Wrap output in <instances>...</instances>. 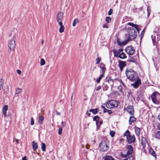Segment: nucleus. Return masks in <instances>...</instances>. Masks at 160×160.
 I'll use <instances>...</instances> for the list:
<instances>
[{"label":"nucleus","mask_w":160,"mask_h":160,"mask_svg":"<svg viewBox=\"0 0 160 160\" xmlns=\"http://www.w3.org/2000/svg\"><path fill=\"white\" fill-rule=\"evenodd\" d=\"M16 35V32L15 31H13L9 35V39L8 41V47L10 52H13L14 51L15 47V38Z\"/></svg>","instance_id":"obj_1"},{"label":"nucleus","mask_w":160,"mask_h":160,"mask_svg":"<svg viewBox=\"0 0 160 160\" xmlns=\"http://www.w3.org/2000/svg\"><path fill=\"white\" fill-rule=\"evenodd\" d=\"M125 73L127 78L131 81H135L138 78L137 72L131 68H127Z\"/></svg>","instance_id":"obj_2"},{"label":"nucleus","mask_w":160,"mask_h":160,"mask_svg":"<svg viewBox=\"0 0 160 160\" xmlns=\"http://www.w3.org/2000/svg\"><path fill=\"white\" fill-rule=\"evenodd\" d=\"M127 32L129 37L127 40H128V41L134 39L137 36V33L136 30L133 27L128 28Z\"/></svg>","instance_id":"obj_3"},{"label":"nucleus","mask_w":160,"mask_h":160,"mask_svg":"<svg viewBox=\"0 0 160 160\" xmlns=\"http://www.w3.org/2000/svg\"><path fill=\"white\" fill-rule=\"evenodd\" d=\"M108 143V142L106 139L103 140L99 145L100 150L102 152L107 151L109 148Z\"/></svg>","instance_id":"obj_4"},{"label":"nucleus","mask_w":160,"mask_h":160,"mask_svg":"<svg viewBox=\"0 0 160 160\" xmlns=\"http://www.w3.org/2000/svg\"><path fill=\"white\" fill-rule=\"evenodd\" d=\"M124 135L126 137L128 143H131L135 141V138L134 136H131L130 134V132L128 130H127L125 132Z\"/></svg>","instance_id":"obj_5"},{"label":"nucleus","mask_w":160,"mask_h":160,"mask_svg":"<svg viewBox=\"0 0 160 160\" xmlns=\"http://www.w3.org/2000/svg\"><path fill=\"white\" fill-rule=\"evenodd\" d=\"M133 151L132 147L131 145H128L127 147V149L121 153L122 157H126L127 155L132 154Z\"/></svg>","instance_id":"obj_6"},{"label":"nucleus","mask_w":160,"mask_h":160,"mask_svg":"<svg viewBox=\"0 0 160 160\" xmlns=\"http://www.w3.org/2000/svg\"><path fill=\"white\" fill-rule=\"evenodd\" d=\"M118 104L117 101L110 100L106 103V106L108 108H113L117 107L118 106Z\"/></svg>","instance_id":"obj_7"},{"label":"nucleus","mask_w":160,"mask_h":160,"mask_svg":"<svg viewBox=\"0 0 160 160\" xmlns=\"http://www.w3.org/2000/svg\"><path fill=\"white\" fill-rule=\"evenodd\" d=\"M125 50L127 53L129 55H133L134 52L133 48L131 46L127 47Z\"/></svg>","instance_id":"obj_8"},{"label":"nucleus","mask_w":160,"mask_h":160,"mask_svg":"<svg viewBox=\"0 0 160 160\" xmlns=\"http://www.w3.org/2000/svg\"><path fill=\"white\" fill-rule=\"evenodd\" d=\"M63 13L61 12H58L56 17L57 21L58 22V23L60 22H62V20L63 17Z\"/></svg>","instance_id":"obj_9"},{"label":"nucleus","mask_w":160,"mask_h":160,"mask_svg":"<svg viewBox=\"0 0 160 160\" xmlns=\"http://www.w3.org/2000/svg\"><path fill=\"white\" fill-rule=\"evenodd\" d=\"M135 81L134 82L131 84V85L133 86L134 88H137L141 84V80L138 77Z\"/></svg>","instance_id":"obj_10"},{"label":"nucleus","mask_w":160,"mask_h":160,"mask_svg":"<svg viewBox=\"0 0 160 160\" xmlns=\"http://www.w3.org/2000/svg\"><path fill=\"white\" fill-rule=\"evenodd\" d=\"M113 50L114 57H118L119 56V55L120 54V53H121V52H122L123 51V49L121 48L118 49L117 50Z\"/></svg>","instance_id":"obj_11"},{"label":"nucleus","mask_w":160,"mask_h":160,"mask_svg":"<svg viewBox=\"0 0 160 160\" xmlns=\"http://www.w3.org/2000/svg\"><path fill=\"white\" fill-rule=\"evenodd\" d=\"M127 111L130 115H133L134 111L133 106H128L127 108Z\"/></svg>","instance_id":"obj_12"},{"label":"nucleus","mask_w":160,"mask_h":160,"mask_svg":"<svg viewBox=\"0 0 160 160\" xmlns=\"http://www.w3.org/2000/svg\"><path fill=\"white\" fill-rule=\"evenodd\" d=\"M126 65V62L124 61H119L118 66L120 68L121 71H122L123 68Z\"/></svg>","instance_id":"obj_13"},{"label":"nucleus","mask_w":160,"mask_h":160,"mask_svg":"<svg viewBox=\"0 0 160 160\" xmlns=\"http://www.w3.org/2000/svg\"><path fill=\"white\" fill-rule=\"evenodd\" d=\"M114 80L112 79L111 77L109 76H107L105 79V82H108L111 84V85H113Z\"/></svg>","instance_id":"obj_14"},{"label":"nucleus","mask_w":160,"mask_h":160,"mask_svg":"<svg viewBox=\"0 0 160 160\" xmlns=\"http://www.w3.org/2000/svg\"><path fill=\"white\" fill-rule=\"evenodd\" d=\"M8 105H4L2 108V112L3 115L5 117L7 116V111L8 110Z\"/></svg>","instance_id":"obj_15"},{"label":"nucleus","mask_w":160,"mask_h":160,"mask_svg":"<svg viewBox=\"0 0 160 160\" xmlns=\"http://www.w3.org/2000/svg\"><path fill=\"white\" fill-rule=\"evenodd\" d=\"M128 42V40H127L126 41L121 42H120L119 41V39H118L117 40V42L118 43L120 46H122L123 45H126Z\"/></svg>","instance_id":"obj_16"},{"label":"nucleus","mask_w":160,"mask_h":160,"mask_svg":"<svg viewBox=\"0 0 160 160\" xmlns=\"http://www.w3.org/2000/svg\"><path fill=\"white\" fill-rule=\"evenodd\" d=\"M59 25L60 26V27L59 29V32L60 33L63 32L64 30V28L62 22H60L59 23Z\"/></svg>","instance_id":"obj_17"},{"label":"nucleus","mask_w":160,"mask_h":160,"mask_svg":"<svg viewBox=\"0 0 160 160\" xmlns=\"http://www.w3.org/2000/svg\"><path fill=\"white\" fill-rule=\"evenodd\" d=\"M128 25L135 28H136V29L137 30V31H138V32L139 31V30L138 28V25L134 24L132 22H128Z\"/></svg>","instance_id":"obj_18"},{"label":"nucleus","mask_w":160,"mask_h":160,"mask_svg":"<svg viewBox=\"0 0 160 160\" xmlns=\"http://www.w3.org/2000/svg\"><path fill=\"white\" fill-rule=\"evenodd\" d=\"M136 119L133 116H131L130 117L129 119V123L130 124H132L133 122L135 121Z\"/></svg>","instance_id":"obj_19"},{"label":"nucleus","mask_w":160,"mask_h":160,"mask_svg":"<svg viewBox=\"0 0 160 160\" xmlns=\"http://www.w3.org/2000/svg\"><path fill=\"white\" fill-rule=\"evenodd\" d=\"M32 146L34 151H35L38 148V145L34 141L32 142Z\"/></svg>","instance_id":"obj_20"},{"label":"nucleus","mask_w":160,"mask_h":160,"mask_svg":"<svg viewBox=\"0 0 160 160\" xmlns=\"http://www.w3.org/2000/svg\"><path fill=\"white\" fill-rule=\"evenodd\" d=\"M89 111L90 112H92L94 114H96L98 112V108H96L95 109H90L89 110Z\"/></svg>","instance_id":"obj_21"},{"label":"nucleus","mask_w":160,"mask_h":160,"mask_svg":"<svg viewBox=\"0 0 160 160\" xmlns=\"http://www.w3.org/2000/svg\"><path fill=\"white\" fill-rule=\"evenodd\" d=\"M135 130L136 135L137 136H138L140 134V128L136 127H135Z\"/></svg>","instance_id":"obj_22"},{"label":"nucleus","mask_w":160,"mask_h":160,"mask_svg":"<svg viewBox=\"0 0 160 160\" xmlns=\"http://www.w3.org/2000/svg\"><path fill=\"white\" fill-rule=\"evenodd\" d=\"M99 119V117L98 116H95L93 118V120L96 121V124L97 126L98 125V120Z\"/></svg>","instance_id":"obj_23"},{"label":"nucleus","mask_w":160,"mask_h":160,"mask_svg":"<svg viewBox=\"0 0 160 160\" xmlns=\"http://www.w3.org/2000/svg\"><path fill=\"white\" fill-rule=\"evenodd\" d=\"M118 57L121 59H124L126 58L127 57L125 54L124 52H121V53H120V54L119 55Z\"/></svg>","instance_id":"obj_24"},{"label":"nucleus","mask_w":160,"mask_h":160,"mask_svg":"<svg viewBox=\"0 0 160 160\" xmlns=\"http://www.w3.org/2000/svg\"><path fill=\"white\" fill-rule=\"evenodd\" d=\"M103 158H104L103 160H115L111 156H106Z\"/></svg>","instance_id":"obj_25"},{"label":"nucleus","mask_w":160,"mask_h":160,"mask_svg":"<svg viewBox=\"0 0 160 160\" xmlns=\"http://www.w3.org/2000/svg\"><path fill=\"white\" fill-rule=\"evenodd\" d=\"M102 88H103V90L104 91H106L107 90L108 88V87L107 84L105 83H104L103 84L102 86Z\"/></svg>","instance_id":"obj_26"},{"label":"nucleus","mask_w":160,"mask_h":160,"mask_svg":"<svg viewBox=\"0 0 160 160\" xmlns=\"http://www.w3.org/2000/svg\"><path fill=\"white\" fill-rule=\"evenodd\" d=\"M44 119V118L43 116H39L38 117V122L39 124H41L42 123V122L43 121Z\"/></svg>","instance_id":"obj_27"},{"label":"nucleus","mask_w":160,"mask_h":160,"mask_svg":"<svg viewBox=\"0 0 160 160\" xmlns=\"http://www.w3.org/2000/svg\"><path fill=\"white\" fill-rule=\"evenodd\" d=\"M21 89L19 88H17L16 89L15 92V94H18L21 93Z\"/></svg>","instance_id":"obj_28"},{"label":"nucleus","mask_w":160,"mask_h":160,"mask_svg":"<svg viewBox=\"0 0 160 160\" xmlns=\"http://www.w3.org/2000/svg\"><path fill=\"white\" fill-rule=\"evenodd\" d=\"M79 22V20L78 18H76L74 20L72 26L74 27L76 26V24Z\"/></svg>","instance_id":"obj_29"},{"label":"nucleus","mask_w":160,"mask_h":160,"mask_svg":"<svg viewBox=\"0 0 160 160\" xmlns=\"http://www.w3.org/2000/svg\"><path fill=\"white\" fill-rule=\"evenodd\" d=\"M4 82V80L2 79L0 80V90L3 88V85Z\"/></svg>","instance_id":"obj_30"},{"label":"nucleus","mask_w":160,"mask_h":160,"mask_svg":"<svg viewBox=\"0 0 160 160\" xmlns=\"http://www.w3.org/2000/svg\"><path fill=\"white\" fill-rule=\"evenodd\" d=\"M104 75L103 74H101L100 75L99 77L97 78L96 79V82L98 83L100 82L101 80L104 77Z\"/></svg>","instance_id":"obj_31"},{"label":"nucleus","mask_w":160,"mask_h":160,"mask_svg":"<svg viewBox=\"0 0 160 160\" xmlns=\"http://www.w3.org/2000/svg\"><path fill=\"white\" fill-rule=\"evenodd\" d=\"M42 150L43 151H46V145L44 143H42L41 144Z\"/></svg>","instance_id":"obj_32"},{"label":"nucleus","mask_w":160,"mask_h":160,"mask_svg":"<svg viewBox=\"0 0 160 160\" xmlns=\"http://www.w3.org/2000/svg\"><path fill=\"white\" fill-rule=\"evenodd\" d=\"M154 137L160 139V131L158 132L155 135Z\"/></svg>","instance_id":"obj_33"},{"label":"nucleus","mask_w":160,"mask_h":160,"mask_svg":"<svg viewBox=\"0 0 160 160\" xmlns=\"http://www.w3.org/2000/svg\"><path fill=\"white\" fill-rule=\"evenodd\" d=\"M40 65L43 66L45 64V61L43 58H41L40 60Z\"/></svg>","instance_id":"obj_34"},{"label":"nucleus","mask_w":160,"mask_h":160,"mask_svg":"<svg viewBox=\"0 0 160 160\" xmlns=\"http://www.w3.org/2000/svg\"><path fill=\"white\" fill-rule=\"evenodd\" d=\"M123 160H134V158L132 156H130L128 158L125 159Z\"/></svg>","instance_id":"obj_35"},{"label":"nucleus","mask_w":160,"mask_h":160,"mask_svg":"<svg viewBox=\"0 0 160 160\" xmlns=\"http://www.w3.org/2000/svg\"><path fill=\"white\" fill-rule=\"evenodd\" d=\"M147 11L148 12V17H149L151 12V10L150 7L148 6L147 8Z\"/></svg>","instance_id":"obj_36"},{"label":"nucleus","mask_w":160,"mask_h":160,"mask_svg":"<svg viewBox=\"0 0 160 160\" xmlns=\"http://www.w3.org/2000/svg\"><path fill=\"white\" fill-rule=\"evenodd\" d=\"M102 70V74L104 75L105 72L106 71V68L105 67H102L101 68Z\"/></svg>","instance_id":"obj_37"},{"label":"nucleus","mask_w":160,"mask_h":160,"mask_svg":"<svg viewBox=\"0 0 160 160\" xmlns=\"http://www.w3.org/2000/svg\"><path fill=\"white\" fill-rule=\"evenodd\" d=\"M103 112H107L109 114H111L112 113L111 110H109L107 109H105V110H104Z\"/></svg>","instance_id":"obj_38"},{"label":"nucleus","mask_w":160,"mask_h":160,"mask_svg":"<svg viewBox=\"0 0 160 160\" xmlns=\"http://www.w3.org/2000/svg\"><path fill=\"white\" fill-rule=\"evenodd\" d=\"M106 21L108 23L110 22H111V18L110 17H107L106 18Z\"/></svg>","instance_id":"obj_39"},{"label":"nucleus","mask_w":160,"mask_h":160,"mask_svg":"<svg viewBox=\"0 0 160 160\" xmlns=\"http://www.w3.org/2000/svg\"><path fill=\"white\" fill-rule=\"evenodd\" d=\"M145 28H144L141 32V39H142L144 34Z\"/></svg>","instance_id":"obj_40"},{"label":"nucleus","mask_w":160,"mask_h":160,"mask_svg":"<svg viewBox=\"0 0 160 160\" xmlns=\"http://www.w3.org/2000/svg\"><path fill=\"white\" fill-rule=\"evenodd\" d=\"M101 60V58H99V57H98V58H97L96 59V64H98L100 62Z\"/></svg>","instance_id":"obj_41"},{"label":"nucleus","mask_w":160,"mask_h":160,"mask_svg":"<svg viewBox=\"0 0 160 160\" xmlns=\"http://www.w3.org/2000/svg\"><path fill=\"white\" fill-rule=\"evenodd\" d=\"M115 134V132L113 131H111L110 132V134L112 137H113L114 136Z\"/></svg>","instance_id":"obj_42"},{"label":"nucleus","mask_w":160,"mask_h":160,"mask_svg":"<svg viewBox=\"0 0 160 160\" xmlns=\"http://www.w3.org/2000/svg\"><path fill=\"white\" fill-rule=\"evenodd\" d=\"M150 152L152 156H155L156 155L155 152L153 150H150Z\"/></svg>","instance_id":"obj_43"},{"label":"nucleus","mask_w":160,"mask_h":160,"mask_svg":"<svg viewBox=\"0 0 160 160\" xmlns=\"http://www.w3.org/2000/svg\"><path fill=\"white\" fill-rule=\"evenodd\" d=\"M118 89L120 92H122V87L121 85H119L118 87Z\"/></svg>","instance_id":"obj_44"},{"label":"nucleus","mask_w":160,"mask_h":160,"mask_svg":"<svg viewBox=\"0 0 160 160\" xmlns=\"http://www.w3.org/2000/svg\"><path fill=\"white\" fill-rule=\"evenodd\" d=\"M151 99H154L155 98V93H153L151 96Z\"/></svg>","instance_id":"obj_45"},{"label":"nucleus","mask_w":160,"mask_h":160,"mask_svg":"<svg viewBox=\"0 0 160 160\" xmlns=\"http://www.w3.org/2000/svg\"><path fill=\"white\" fill-rule=\"evenodd\" d=\"M112 11H113L112 9H110L108 12V15H111L112 13Z\"/></svg>","instance_id":"obj_46"},{"label":"nucleus","mask_w":160,"mask_h":160,"mask_svg":"<svg viewBox=\"0 0 160 160\" xmlns=\"http://www.w3.org/2000/svg\"><path fill=\"white\" fill-rule=\"evenodd\" d=\"M31 125H33L34 124V122L33 118H31Z\"/></svg>","instance_id":"obj_47"},{"label":"nucleus","mask_w":160,"mask_h":160,"mask_svg":"<svg viewBox=\"0 0 160 160\" xmlns=\"http://www.w3.org/2000/svg\"><path fill=\"white\" fill-rule=\"evenodd\" d=\"M62 128H59L58 131V133L60 135L62 134Z\"/></svg>","instance_id":"obj_48"},{"label":"nucleus","mask_w":160,"mask_h":160,"mask_svg":"<svg viewBox=\"0 0 160 160\" xmlns=\"http://www.w3.org/2000/svg\"><path fill=\"white\" fill-rule=\"evenodd\" d=\"M101 86H98L97 87H96L95 88V89H96V91H99V90H100L101 89Z\"/></svg>","instance_id":"obj_49"},{"label":"nucleus","mask_w":160,"mask_h":160,"mask_svg":"<svg viewBox=\"0 0 160 160\" xmlns=\"http://www.w3.org/2000/svg\"><path fill=\"white\" fill-rule=\"evenodd\" d=\"M102 28H108V25L107 24H104L103 25Z\"/></svg>","instance_id":"obj_50"},{"label":"nucleus","mask_w":160,"mask_h":160,"mask_svg":"<svg viewBox=\"0 0 160 160\" xmlns=\"http://www.w3.org/2000/svg\"><path fill=\"white\" fill-rule=\"evenodd\" d=\"M152 101L154 103L157 104V102L155 98L153 100L152 99Z\"/></svg>","instance_id":"obj_51"},{"label":"nucleus","mask_w":160,"mask_h":160,"mask_svg":"<svg viewBox=\"0 0 160 160\" xmlns=\"http://www.w3.org/2000/svg\"><path fill=\"white\" fill-rule=\"evenodd\" d=\"M17 73L19 74H20L21 73V71L19 70H17Z\"/></svg>","instance_id":"obj_52"},{"label":"nucleus","mask_w":160,"mask_h":160,"mask_svg":"<svg viewBox=\"0 0 160 160\" xmlns=\"http://www.w3.org/2000/svg\"><path fill=\"white\" fill-rule=\"evenodd\" d=\"M129 62H135V60L134 59H130V60H129Z\"/></svg>","instance_id":"obj_53"},{"label":"nucleus","mask_w":160,"mask_h":160,"mask_svg":"<svg viewBox=\"0 0 160 160\" xmlns=\"http://www.w3.org/2000/svg\"><path fill=\"white\" fill-rule=\"evenodd\" d=\"M22 160H27L26 157L24 156V157H23L22 159Z\"/></svg>","instance_id":"obj_54"},{"label":"nucleus","mask_w":160,"mask_h":160,"mask_svg":"<svg viewBox=\"0 0 160 160\" xmlns=\"http://www.w3.org/2000/svg\"><path fill=\"white\" fill-rule=\"evenodd\" d=\"M61 123L62 124V127H64V126L65 124V123L64 122L62 121V122H61Z\"/></svg>","instance_id":"obj_55"},{"label":"nucleus","mask_w":160,"mask_h":160,"mask_svg":"<svg viewBox=\"0 0 160 160\" xmlns=\"http://www.w3.org/2000/svg\"><path fill=\"white\" fill-rule=\"evenodd\" d=\"M101 107H102V108H103V111H104V110H105V109H106V108H105V107L104 106H103V105H102V106H101Z\"/></svg>","instance_id":"obj_56"},{"label":"nucleus","mask_w":160,"mask_h":160,"mask_svg":"<svg viewBox=\"0 0 160 160\" xmlns=\"http://www.w3.org/2000/svg\"><path fill=\"white\" fill-rule=\"evenodd\" d=\"M15 141L17 143H18V140L17 139H15Z\"/></svg>","instance_id":"obj_57"},{"label":"nucleus","mask_w":160,"mask_h":160,"mask_svg":"<svg viewBox=\"0 0 160 160\" xmlns=\"http://www.w3.org/2000/svg\"><path fill=\"white\" fill-rule=\"evenodd\" d=\"M143 8L142 7H141L138 8L140 11H142L143 10Z\"/></svg>","instance_id":"obj_58"},{"label":"nucleus","mask_w":160,"mask_h":160,"mask_svg":"<svg viewBox=\"0 0 160 160\" xmlns=\"http://www.w3.org/2000/svg\"><path fill=\"white\" fill-rule=\"evenodd\" d=\"M56 114L57 115H59L60 114V113L59 112H56Z\"/></svg>","instance_id":"obj_59"},{"label":"nucleus","mask_w":160,"mask_h":160,"mask_svg":"<svg viewBox=\"0 0 160 160\" xmlns=\"http://www.w3.org/2000/svg\"><path fill=\"white\" fill-rule=\"evenodd\" d=\"M86 114H87V115H88V116H90V113H88V112H86Z\"/></svg>","instance_id":"obj_60"},{"label":"nucleus","mask_w":160,"mask_h":160,"mask_svg":"<svg viewBox=\"0 0 160 160\" xmlns=\"http://www.w3.org/2000/svg\"><path fill=\"white\" fill-rule=\"evenodd\" d=\"M86 148H87V149H88L89 148V146L88 145H86Z\"/></svg>","instance_id":"obj_61"},{"label":"nucleus","mask_w":160,"mask_h":160,"mask_svg":"<svg viewBox=\"0 0 160 160\" xmlns=\"http://www.w3.org/2000/svg\"><path fill=\"white\" fill-rule=\"evenodd\" d=\"M120 82H121V83H122V84L124 86V83L123 82H122V81L121 80V81H120Z\"/></svg>","instance_id":"obj_62"},{"label":"nucleus","mask_w":160,"mask_h":160,"mask_svg":"<svg viewBox=\"0 0 160 160\" xmlns=\"http://www.w3.org/2000/svg\"><path fill=\"white\" fill-rule=\"evenodd\" d=\"M44 43V40H42L41 41V44H43Z\"/></svg>","instance_id":"obj_63"},{"label":"nucleus","mask_w":160,"mask_h":160,"mask_svg":"<svg viewBox=\"0 0 160 160\" xmlns=\"http://www.w3.org/2000/svg\"><path fill=\"white\" fill-rule=\"evenodd\" d=\"M158 118L159 119V120H160V118L159 117V116L158 115Z\"/></svg>","instance_id":"obj_64"}]
</instances>
